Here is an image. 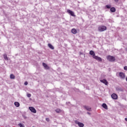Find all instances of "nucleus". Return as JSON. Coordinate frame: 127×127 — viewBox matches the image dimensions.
I'll return each instance as SVG.
<instances>
[{
    "mask_svg": "<svg viewBox=\"0 0 127 127\" xmlns=\"http://www.w3.org/2000/svg\"><path fill=\"white\" fill-rule=\"evenodd\" d=\"M24 85H25V86H27V85H28V82H27V81H25V82H24Z\"/></svg>",
    "mask_w": 127,
    "mask_h": 127,
    "instance_id": "24",
    "label": "nucleus"
},
{
    "mask_svg": "<svg viewBox=\"0 0 127 127\" xmlns=\"http://www.w3.org/2000/svg\"><path fill=\"white\" fill-rule=\"evenodd\" d=\"M27 97H28V98H30V97H31V94H30L29 93H27Z\"/></svg>",
    "mask_w": 127,
    "mask_h": 127,
    "instance_id": "21",
    "label": "nucleus"
},
{
    "mask_svg": "<svg viewBox=\"0 0 127 127\" xmlns=\"http://www.w3.org/2000/svg\"><path fill=\"white\" fill-rule=\"evenodd\" d=\"M14 105L15 106H16L17 107L19 106V103L18 102H15L14 103Z\"/></svg>",
    "mask_w": 127,
    "mask_h": 127,
    "instance_id": "20",
    "label": "nucleus"
},
{
    "mask_svg": "<svg viewBox=\"0 0 127 127\" xmlns=\"http://www.w3.org/2000/svg\"><path fill=\"white\" fill-rule=\"evenodd\" d=\"M71 32L73 33V34H76L77 33V30L76 29H72Z\"/></svg>",
    "mask_w": 127,
    "mask_h": 127,
    "instance_id": "13",
    "label": "nucleus"
},
{
    "mask_svg": "<svg viewBox=\"0 0 127 127\" xmlns=\"http://www.w3.org/2000/svg\"><path fill=\"white\" fill-rule=\"evenodd\" d=\"M125 121L127 122V118H125Z\"/></svg>",
    "mask_w": 127,
    "mask_h": 127,
    "instance_id": "28",
    "label": "nucleus"
},
{
    "mask_svg": "<svg viewBox=\"0 0 127 127\" xmlns=\"http://www.w3.org/2000/svg\"><path fill=\"white\" fill-rule=\"evenodd\" d=\"M48 46L50 48H51V49H54V47H53V46H52V45H51V44H48Z\"/></svg>",
    "mask_w": 127,
    "mask_h": 127,
    "instance_id": "14",
    "label": "nucleus"
},
{
    "mask_svg": "<svg viewBox=\"0 0 127 127\" xmlns=\"http://www.w3.org/2000/svg\"><path fill=\"white\" fill-rule=\"evenodd\" d=\"M67 12L70 14L71 16H76V15H75V13H74V12L72 11L71 10L67 9Z\"/></svg>",
    "mask_w": 127,
    "mask_h": 127,
    "instance_id": "6",
    "label": "nucleus"
},
{
    "mask_svg": "<svg viewBox=\"0 0 127 127\" xmlns=\"http://www.w3.org/2000/svg\"><path fill=\"white\" fill-rule=\"evenodd\" d=\"M119 1V0H115V2H118Z\"/></svg>",
    "mask_w": 127,
    "mask_h": 127,
    "instance_id": "27",
    "label": "nucleus"
},
{
    "mask_svg": "<svg viewBox=\"0 0 127 127\" xmlns=\"http://www.w3.org/2000/svg\"><path fill=\"white\" fill-rule=\"evenodd\" d=\"M85 108L86 109V110H87V111H89V112L91 111V107L88 106H85Z\"/></svg>",
    "mask_w": 127,
    "mask_h": 127,
    "instance_id": "15",
    "label": "nucleus"
},
{
    "mask_svg": "<svg viewBox=\"0 0 127 127\" xmlns=\"http://www.w3.org/2000/svg\"><path fill=\"white\" fill-rule=\"evenodd\" d=\"M89 54L92 56L93 58H94V57L96 56L95 52L93 51H90L89 52Z\"/></svg>",
    "mask_w": 127,
    "mask_h": 127,
    "instance_id": "11",
    "label": "nucleus"
},
{
    "mask_svg": "<svg viewBox=\"0 0 127 127\" xmlns=\"http://www.w3.org/2000/svg\"><path fill=\"white\" fill-rule=\"evenodd\" d=\"M29 109L30 110V111H31L32 113H33L34 114H36V110L34 107H29Z\"/></svg>",
    "mask_w": 127,
    "mask_h": 127,
    "instance_id": "5",
    "label": "nucleus"
},
{
    "mask_svg": "<svg viewBox=\"0 0 127 127\" xmlns=\"http://www.w3.org/2000/svg\"><path fill=\"white\" fill-rule=\"evenodd\" d=\"M100 82H101V83H103V84H105V85H106V86H108V83L107 80L106 79L100 80Z\"/></svg>",
    "mask_w": 127,
    "mask_h": 127,
    "instance_id": "9",
    "label": "nucleus"
},
{
    "mask_svg": "<svg viewBox=\"0 0 127 127\" xmlns=\"http://www.w3.org/2000/svg\"><path fill=\"white\" fill-rule=\"evenodd\" d=\"M75 123L76 125H78V127H84V124H83L81 122H79V121H75Z\"/></svg>",
    "mask_w": 127,
    "mask_h": 127,
    "instance_id": "3",
    "label": "nucleus"
},
{
    "mask_svg": "<svg viewBox=\"0 0 127 127\" xmlns=\"http://www.w3.org/2000/svg\"><path fill=\"white\" fill-rule=\"evenodd\" d=\"M94 59H96V60H97V61H98L99 62H102V58L95 56V57H94L93 58Z\"/></svg>",
    "mask_w": 127,
    "mask_h": 127,
    "instance_id": "8",
    "label": "nucleus"
},
{
    "mask_svg": "<svg viewBox=\"0 0 127 127\" xmlns=\"http://www.w3.org/2000/svg\"><path fill=\"white\" fill-rule=\"evenodd\" d=\"M103 108H104V109H105V110H108V105H107V104H106V103H103L102 105Z\"/></svg>",
    "mask_w": 127,
    "mask_h": 127,
    "instance_id": "12",
    "label": "nucleus"
},
{
    "mask_svg": "<svg viewBox=\"0 0 127 127\" xmlns=\"http://www.w3.org/2000/svg\"><path fill=\"white\" fill-rule=\"evenodd\" d=\"M124 70H126V71H127V66H125L124 67Z\"/></svg>",
    "mask_w": 127,
    "mask_h": 127,
    "instance_id": "25",
    "label": "nucleus"
},
{
    "mask_svg": "<svg viewBox=\"0 0 127 127\" xmlns=\"http://www.w3.org/2000/svg\"><path fill=\"white\" fill-rule=\"evenodd\" d=\"M4 59L7 61L8 60V58H7V56L6 55H3Z\"/></svg>",
    "mask_w": 127,
    "mask_h": 127,
    "instance_id": "16",
    "label": "nucleus"
},
{
    "mask_svg": "<svg viewBox=\"0 0 127 127\" xmlns=\"http://www.w3.org/2000/svg\"><path fill=\"white\" fill-rule=\"evenodd\" d=\"M43 66L46 70H49V69H50V67H49V66H48L47 64L44 63H43Z\"/></svg>",
    "mask_w": 127,
    "mask_h": 127,
    "instance_id": "7",
    "label": "nucleus"
},
{
    "mask_svg": "<svg viewBox=\"0 0 127 127\" xmlns=\"http://www.w3.org/2000/svg\"><path fill=\"white\" fill-rule=\"evenodd\" d=\"M119 75L121 79H125V78H126V75H125V73L123 72H119Z\"/></svg>",
    "mask_w": 127,
    "mask_h": 127,
    "instance_id": "4",
    "label": "nucleus"
},
{
    "mask_svg": "<svg viewBox=\"0 0 127 127\" xmlns=\"http://www.w3.org/2000/svg\"><path fill=\"white\" fill-rule=\"evenodd\" d=\"M10 79H15V76L13 74H11L10 75Z\"/></svg>",
    "mask_w": 127,
    "mask_h": 127,
    "instance_id": "18",
    "label": "nucleus"
},
{
    "mask_svg": "<svg viewBox=\"0 0 127 127\" xmlns=\"http://www.w3.org/2000/svg\"><path fill=\"white\" fill-rule=\"evenodd\" d=\"M111 97L112 99H114V100H117L118 99V95L115 93H113Z\"/></svg>",
    "mask_w": 127,
    "mask_h": 127,
    "instance_id": "10",
    "label": "nucleus"
},
{
    "mask_svg": "<svg viewBox=\"0 0 127 127\" xmlns=\"http://www.w3.org/2000/svg\"><path fill=\"white\" fill-rule=\"evenodd\" d=\"M107 60H108V61H110V62H114V61L116 60V59L115 58V57L112 56H107Z\"/></svg>",
    "mask_w": 127,
    "mask_h": 127,
    "instance_id": "1",
    "label": "nucleus"
},
{
    "mask_svg": "<svg viewBox=\"0 0 127 127\" xmlns=\"http://www.w3.org/2000/svg\"><path fill=\"white\" fill-rule=\"evenodd\" d=\"M47 122H49V118H46Z\"/></svg>",
    "mask_w": 127,
    "mask_h": 127,
    "instance_id": "26",
    "label": "nucleus"
},
{
    "mask_svg": "<svg viewBox=\"0 0 127 127\" xmlns=\"http://www.w3.org/2000/svg\"><path fill=\"white\" fill-rule=\"evenodd\" d=\"M19 126L20 127H24V125L21 124H19Z\"/></svg>",
    "mask_w": 127,
    "mask_h": 127,
    "instance_id": "22",
    "label": "nucleus"
},
{
    "mask_svg": "<svg viewBox=\"0 0 127 127\" xmlns=\"http://www.w3.org/2000/svg\"><path fill=\"white\" fill-rule=\"evenodd\" d=\"M99 31H105V30H107V27L105 26H100L98 27Z\"/></svg>",
    "mask_w": 127,
    "mask_h": 127,
    "instance_id": "2",
    "label": "nucleus"
},
{
    "mask_svg": "<svg viewBox=\"0 0 127 127\" xmlns=\"http://www.w3.org/2000/svg\"><path fill=\"white\" fill-rule=\"evenodd\" d=\"M55 112H56V113H61L62 110H60V109H58L55 110Z\"/></svg>",
    "mask_w": 127,
    "mask_h": 127,
    "instance_id": "19",
    "label": "nucleus"
},
{
    "mask_svg": "<svg viewBox=\"0 0 127 127\" xmlns=\"http://www.w3.org/2000/svg\"><path fill=\"white\" fill-rule=\"evenodd\" d=\"M106 7H107V8H111V5H107Z\"/></svg>",
    "mask_w": 127,
    "mask_h": 127,
    "instance_id": "23",
    "label": "nucleus"
},
{
    "mask_svg": "<svg viewBox=\"0 0 127 127\" xmlns=\"http://www.w3.org/2000/svg\"><path fill=\"white\" fill-rule=\"evenodd\" d=\"M110 10L112 12H115V11H116V8H115V7H112L111 8Z\"/></svg>",
    "mask_w": 127,
    "mask_h": 127,
    "instance_id": "17",
    "label": "nucleus"
}]
</instances>
